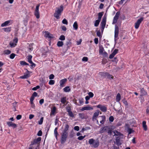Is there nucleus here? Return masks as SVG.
<instances>
[{
  "label": "nucleus",
  "mask_w": 149,
  "mask_h": 149,
  "mask_svg": "<svg viewBox=\"0 0 149 149\" xmlns=\"http://www.w3.org/2000/svg\"><path fill=\"white\" fill-rule=\"evenodd\" d=\"M113 134H114V136H117L116 139V144L118 145H120L121 143L120 142V139L123 138V134L116 130H115L113 132Z\"/></svg>",
  "instance_id": "1"
},
{
  "label": "nucleus",
  "mask_w": 149,
  "mask_h": 149,
  "mask_svg": "<svg viewBox=\"0 0 149 149\" xmlns=\"http://www.w3.org/2000/svg\"><path fill=\"white\" fill-rule=\"evenodd\" d=\"M68 136V133L63 132L61 138V143H63L65 141Z\"/></svg>",
  "instance_id": "2"
},
{
  "label": "nucleus",
  "mask_w": 149,
  "mask_h": 149,
  "mask_svg": "<svg viewBox=\"0 0 149 149\" xmlns=\"http://www.w3.org/2000/svg\"><path fill=\"white\" fill-rule=\"evenodd\" d=\"M40 4H38L36 7V9L34 11V15L37 19L40 18V13L39 11V8Z\"/></svg>",
  "instance_id": "3"
},
{
  "label": "nucleus",
  "mask_w": 149,
  "mask_h": 149,
  "mask_svg": "<svg viewBox=\"0 0 149 149\" xmlns=\"http://www.w3.org/2000/svg\"><path fill=\"white\" fill-rule=\"evenodd\" d=\"M143 20V17H142L137 20L135 23V27L136 29H137L139 27L140 24Z\"/></svg>",
  "instance_id": "4"
},
{
  "label": "nucleus",
  "mask_w": 149,
  "mask_h": 149,
  "mask_svg": "<svg viewBox=\"0 0 149 149\" xmlns=\"http://www.w3.org/2000/svg\"><path fill=\"white\" fill-rule=\"evenodd\" d=\"M114 33V40L115 41H116V38L118 36L119 34V28L118 26L116 25L115 26Z\"/></svg>",
  "instance_id": "5"
},
{
  "label": "nucleus",
  "mask_w": 149,
  "mask_h": 149,
  "mask_svg": "<svg viewBox=\"0 0 149 149\" xmlns=\"http://www.w3.org/2000/svg\"><path fill=\"white\" fill-rule=\"evenodd\" d=\"M106 17L104 16L103 18L102 22L101 23V28L102 30H103L104 28L106 25Z\"/></svg>",
  "instance_id": "6"
},
{
  "label": "nucleus",
  "mask_w": 149,
  "mask_h": 149,
  "mask_svg": "<svg viewBox=\"0 0 149 149\" xmlns=\"http://www.w3.org/2000/svg\"><path fill=\"white\" fill-rule=\"evenodd\" d=\"M96 107L97 108H100L102 111L105 112L107 111V108L104 106H103L101 104H99L97 105Z\"/></svg>",
  "instance_id": "7"
},
{
  "label": "nucleus",
  "mask_w": 149,
  "mask_h": 149,
  "mask_svg": "<svg viewBox=\"0 0 149 149\" xmlns=\"http://www.w3.org/2000/svg\"><path fill=\"white\" fill-rule=\"evenodd\" d=\"M18 41L17 38H16L13 40V42H10V45L11 47H14L16 45V43Z\"/></svg>",
  "instance_id": "8"
},
{
  "label": "nucleus",
  "mask_w": 149,
  "mask_h": 149,
  "mask_svg": "<svg viewBox=\"0 0 149 149\" xmlns=\"http://www.w3.org/2000/svg\"><path fill=\"white\" fill-rule=\"evenodd\" d=\"M110 129V128L108 126H106L103 127L101 128L100 131V133H102L105 132H107L108 130Z\"/></svg>",
  "instance_id": "9"
},
{
  "label": "nucleus",
  "mask_w": 149,
  "mask_h": 149,
  "mask_svg": "<svg viewBox=\"0 0 149 149\" xmlns=\"http://www.w3.org/2000/svg\"><path fill=\"white\" fill-rule=\"evenodd\" d=\"M63 10V6H61L59 7L56 8L55 12H57V13L61 14V13Z\"/></svg>",
  "instance_id": "10"
},
{
  "label": "nucleus",
  "mask_w": 149,
  "mask_h": 149,
  "mask_svg": "<svg viewBox=\"0 0 149 149\" xmlns=\"http://www.w3.org/2000/svg\"><path fill=\"white\" fill-rule=\"evenodd\" d=\"M119 14V13L118 12H117L116 13L115 16L113 18V24H114L116 23L117 20L118 19Z\"/></svg>",
  "instance_id": "11"
},
{
  "label": "nucleus",
  "mask_w": 149,
  "mask_h": 149,
  "mask_svg": "<svg viewBox=\"0 0 149 149\" xmlns=\"http://www.w3.org/2000/svg\"><path fill=\"white\" fill-rule=\"evenodd\" d=\"M26 71L27 73H25L24 75L21 76L20 78L21 79H26L28 77H29L30 76V74L29 72L27 70V69H26Z\"/></svg>",
  "instance_id": "12"
},
{
  "label": "nucleus",
  "mask_w": 149,
  "mask_h": 149,
  "mask_svg": "<svg viewBox=\"0 0 149 149\" xmlns=\"http://www.w3.org/2000/svg\"><path fill=\"white\" fill-rule=\"evenodd\" d=\"M99 111L97 110V112L94 113L92 117V120L93 121L96 120V118L99 114Z\"/></svg>",
  "instance_id": "13"
},
{
  "label": "nucleus",
  "mask_w": 149,
  "mask_h": 149,
  "mask_svg": "<svg viewBox=\"0 0 149 149\" xmlns=\"http://www.w3.org/2000/svg\"><path fill=\"white\" fill-rule=\"evenodd\" d=\"M148 94L147 92L143 88H141V89L140 96H143L147 95Z\"/></svg>",
  "instance_id": "14"
},
{
  "label": "nucleus",
  "mask_w": 149,
  "mask_h": 149,
  "mask_svg": "<svg viewBox=\"0 0 149 149\" xmlns=\"http://www.w3.org/2000/svg\"><path fill=\"white\" fill-rule=\"evenodd\" d=\"M7 123L9 127H11L14 128L16 127L17 126L15 123H13L11 122H8Z\"/></svg>",
  "instance_id": "15"
},
{
  "label": "nucleus",
  "mask_w": 149,
  "mask_h": 149,
  "mask_svg": "<svg viewBox=\"0 0 149 149\" xmlns=\"http://www.w3.org/2000/svg\"><path fill=\"white\" fill-rule=\"evenodd\" d=\"M45 36L46 38H53V36L52 34H50L47 31L45 32Z\"/></svg>",
  "instance_id": "16"
},
{
  "label": "nucleus",
  "mask_w": 149,
  "mask_h": 149,
  "mask_svg": "<svg viewBox=\"0 0 149 149\" xmlns=\"http://www.w3.org/2000/svg\"><path fill=\"white\" fill-rule=\"evenodd\" d=\"M100 119L101 120L100 123L102 124H103L104 123L105 120V116H102L100 117Z\"/></svg>",
  "instance_id": "17"
},
{
  "label": "nucleus",
  "mask_w": 149,
  "mask_h": 149,
  "mask_svg": "<svg viewBox=\"0 0 149 149\" xmlns=\"http://www.w3.org/2000/svg\"><path fill=\"white\" fill-rule=\"evenodd\" d=\"M67 81V79H64L61 80L60 81V86L62 87L63 86L64 84Z\"/></svg>",
  "instance_id": "18"
},
{
  "label": "nucleus",
  "mask_w": 149,
  "mask_h": 149,
  "mask_svg": "<svg viewBox=\"0 0 149 149\" xmlns=\"http://www.w3.org/2000/svg\"><path fill=\"white\" fill-rule=\"evenodd\" d=\"M142 125L143 130L145 131H146L147 130V127L146 125V121H144L143 122Z\"/></svg>",
  "instance_id": "19"
},
{
  "label": "nucleus",
  "mask_w": 149,
  "mask_h": 149,
  "mask_svg": "<svg viewBox=\"0 0 149 149\" xmlns=\"http://www.w3.org/2000/svg\"><path fill=\"white\" fill-rule=\"evenodd\" d=\"M93 109V108L92 107L89 106L85 107L82 108V111L85 110H92Z\"/></svg>",
  "instance_id": "20"
},
{
  "label": "nucleus",
  "mask_w": 149,
  "mask_h": 149,
  "mask_svg": "<svg viewBox=\"0 0 149 149\" xmlns=\"http://www.w3.org/2000/svg\"><path fill=\"white\" fill-rule=\"evenodd\" d=\"M69 128V125L67 124H66L65 125V129L63 132L68 133V130Z\"/></svg>",
  "instance_id": "21"
},
{
  "label": "nucleus",
  "mask_w": 149,
  "mask_h": 149,
  "mask_svg": "<svg viewBox=\"0 0 149 149\" xmlns=\"http://www.w3.org/2000/svg\"><path fill=\"white\" fill-rule=\"evenodd\" d=\"M11 27H8L3 28V29L6 32H9L11 30Z\"/></svg>",
  "instance_id": "22"
},
{
  "label": "nucleus",
  "mask_w": 149,
  "mask_h": 149,
  "mask_svg": "<svg viewBox=\"0 0 149 149\" xmlns=\"http://www.w3.org/2000/svg\"><path fill=\"white\" fill-rule=\"evenodd\" d=\"M121 99V96L120 93H118L116 96V101L117 102H119Z\"/></svg>",
  "instance_id": "23"
},
{
  "label": "nucleus",
  "mask_w": 149,
  "mask_h": 149,
  "mask_svg": "<svg viewBox=\"0 0 149 149\" xmlns=\"http://www.w3.org/2000/svg\"><path fill=\"white\" fill-rule=\"evenodd\" d=\"M41 137H38L37 139L34 140L33 143H39L41 141Z\"/></svg>",
  "instance_id": "24"
},
{
  "label": "nucleus",
  "mask_w": 149,
  "mask_h": 149,
  "mask_svg": "<svg viewBox=\"0 0 149 149\" xmlns=\"http://www.w3.org/2000/svg\"><path fill=\"white\" fill-rule=\"evenodd\" d=\"M99 145V142L98 141H95L93 145L95 148H97Z\"/></svg>",
  "instance_id": "25"
},
{
  "label": "nucleus",
  "mask_w": 149,
  "mask_h": 149,
  "mask_svg": "<svg viewBox=\"0 0 149 149\" xmlns=\"http://www.w3.org/2000/svg\"><path fill=\"white\" fill-rule=\"evenodd\" d=\"M10 21L9 20L6 21L1 24V26L3 27L4 26H6L8 24L10 23Z\"/></svg>",
  "instance_id": "26"
},
{
  "label": "nucleus",
  "mask_w": 149,
  "mask_h": 149,
  "mask_svg": "<svg viewBox=\"0 0 149 149\" xmlns=\"http://www.w3.org/2000/svg\"><path fill=\"white\" fill-rule=\"evenodd\" d=\"M79 116L80 118L82 119H83L86 118V117L85 115L82 113H79Z\"/></svg>",
  "instance_id": "27"
},
{
  "label": "nucleus",
  "mask_w": 149,
  "mask_h": 149,
  "mask_svg": "<svg viewBox=\"0 0 149 149\" xmlns=\"http://www.w3.org/2000/svg\"><path fill=\"white\" fill-rule=\"evenodd\" d=\"M63 91L66 92H69L70 91V89L69 86H66L63 88Z\"/></svg>",
  "instance_id": "28"
},
{
  "label": "nucleus",
  "mask_w": 149,
  "mask_h": 149,
  "mask_svg": "<svg viewBox=\"0 0 149 149\" xmlns=\"http://www.w3.org/2000/svg\"><path fill=\"white\" fill-rule=\"evenodd\" d=\"M73 27L75 30L77 29L78 28V25L77 22H75L74 23L73 25Z\"/></svg>",
  "instance_id": "29"
},
{
  "label": "nucleus",
  "mask_w": 149,
  "mask_h": 149,
  "mask_svg": "<svg viewBox=\"0 0 149 149\" xmlns=\"http://www.w3.org/2000/svg\"><path fill=\"white\" fill-rule=\"evenodd\" d=\"M61 14L57 13V12H55V13L54 14V16L57 19H59V16Z\"/></svg>",
  "instance_id": "30"
},
{
  "label": "nucleus",
  "mask_w": 149,
  "mask_h": 149,
  "mask_svg": "<svg viewBox=\"0 0 149 149\" xmlns=\"http://www.w3.org/2000/svg\"><path fill=\"white\" fill-rule=\"evenodd\" d=\"M63 45V42L61 41H58L57 44V46L58 47H62Z\"/></svg>",
  "instance_id": "31"
},
{
  "label": "nucleus",
  "mask_w": 149,
  "mask_h": 149,
  "mask_svg": "<svg viewBox=\"0 0 149 149\" xmlns=\"http://www.w3.org/2000/svg\"><path fill=\"white\" fill-rule=\"evenodd\" d=\"M105 77H107V78L110 79H113V77L112 76V75H110L109 74L107 73Z\"/></svg>",
  "instance_id": "32"
},
{
  "label": "nucleus",
  "mask_w": 149,
  "mask_h": 149,
  "mask_svg": "<svg viewBox=\"0 0 149 149\" xmlns=\"http://www.w3.org/2000/svg\"><path fill=\"white\" fill-rule=\"evenodd\" d=\"M103 12H100L98 13V20L100 21L101 19V18H102V16L103 15Z\"/></svg>",
  "instance_id": "33"
},
{
  "label": "nucleus",
  "mask_w": 149,
  "mask_h": 149,
  "mask_svg": "<svg viewBox=\"0 0 149 149\" xmlns=\"http://www.w3.org/2000/svg\"><path fill=\"white\" fill-rule=\"evenodd\" d=\"M32 56L31 55H29L28 56V61L30 63V62H31L32 63V61H31V59L32 58Z\"/></svg>",
  "instance_id": "34"
},
{
  "label": "nucleus",
  "mask_w": 149,
  "mask_h": 149,
  "mask_svg": "<svg viewBox=\"0 0 149 149\" xmlns=\"http://www.w3.org/2000/svg\"><path fill=\"white\" fill-rule=\"evenodd\" d=\"M66 97H62L61 99V101L62 103L63 104H65V102H66Z\"/></svg>",
  "instance_id": "35"
},
{
  "label": "nucleus",
  "mask_w": 149,
  "mask_h": 149,
  "mask_svg": "<svg viewBox=\"0 0 149 149\" xmlns=\"http://www.w3.org/2000/svg\"><path fill=\"white\" fill-rule=\"evenodd\" d=\"M127 131L128 132L129 134H131L132 132H134V131L132 130V129L128 127L127 129Z\"/></svg>",
  "instance_id": "36"
},
{
  "label": "nucleus",
  "mask_w": 149,
  "mask_h": 149,
  "mask_svg": "<svg viewBox=\"0 0 149 149\" xmlns=\"http://www.w3.org/2000/svg\"><path fill=\"white\" fill-rule=\"evenodd\" d=\"M100 21L98 20H97L95 21L94 25L95 26H97L99 25Z\"/></svg>",
  "instance_id": "37"
},
{
  "label": "nucleus",
  "mask_w": 149,
  "mask_h": 149,
  "mask_svg": "<svg viewBox=\"0 0 149 149\" xmlns=\"http://www.w3.org/2000/svg\"><path fill=\"white\" fill-rule=\"evenodd\" d=\"M20 64L22 65H29V64L28 63H26L25 61H21L20 62Z\"/></svg>",
  "instance_id": "38"
},
{
  "label": "nucleus",
  "mask_w": 149,
  "mask_h": 149,
  "mask_svg": "<svg viewBox=\"0 0 149 149\" xmlns=\"http://www.w3.org/2000/svg\"><path fill=\"white\" fill-rule=\"evenodd\" d=\"M57 128L56 127L55 128L54 130V134L56 138H57V136L58 135V133L57 131Z\"/></svg>",
  "instance_id": "39"
},
{
  "label": "nucleus",
  "mask_w": 149,
  "mask_h": 149,
  "mask_svg": "<svg viewBox=\"0 0 149 149\" xmlns=\"http://www.w3.org/2000/svg\"><path fill=\"white\" fill-rule=\"evenodd\" d=\"M95 142V140L93 139H90L89 141V143L90 144H93L94 142Z\"/></svg>",
  "instance_id": "40"
},
{
  "label": "nucleus",
  "mask_w": 149,
  "mask_h": 149,
  "mask_svg": "<svg viewBox=\"0 0 149 149\" xmlns=\"http://www.w3.org/2000/svg\"><path fill=\"white\" fill-rule=\"evenodd\" d=\"M62 22L63 24L66 25H67L68 24V22L65 19H64L63 20Z\"/></svg>",
  "instance_id": "41"
},
{
  "label": "nucleus",
  "mask_w": 149,
  "mask_h": 149,
  "mask_svg": "<svg viewBox=\"0 0 149 149\" xmlns=\"http://www.w3.org/2000/svg\"><path fill=\"white\" fill-rule=\"evenodd\" d=\"M106 74H107V72H101L100 73V75L104 76L105 77H106Z\"/></svg>",
  "instance_id": "42"
},
{
  "label": "nucleus",
  "mask_w": 149,
  "mask_h": 149,
  "mask_svg": "<svg viewBox=\"0 0 149 149\" xmlns=\"http://www.w3.org/2000/svg\"><path fill=\"white\" fill-rule=\"evenodd\" d=\"M115 130H114L113 131H112L111 130H110L109 129L107 131V132L108 133V134H109L111 135L112 134V133L113 134V132Z\"/></svg>",
  "instance_id": "43"
},
{
  "label": "nucleus",
  "mask_w": 149,
  "mask_h": 149,
  "mask_svg": "<svg viewBox=\"0 0 149 149\" xmlns=\"http://www.w3.org/2000/svg\"><path fill=\"white\" fill-rule=\"evenodd\" d=\"M43 117H41L40 119V121H38V123L39 125H41L43 122Z\"/></svg>",
  "instance_id": "44"
},
{
  "label": "nucleus",
  "mask_w": 149,
  "mask_h": 149,
  "mask_svg": "<svg viewBox=\"0 0 149 149\" xmlns=\"http://www.w3.org/2000/svg\"><path fill=\"white\" fill-rule=\"evenodd\" d=\"M59 39L61 40H64L65 39V36L63 35H61L60 36Z\"/></svg>",
  "instance_id": "45"
},
{
  "label": "nucleus",
  "mask_w": 149,
  "mask_h": 149,
  "mask_svg": "<svg viewBox=\"0 0 149 149\" xmlns=\"http://www.w3.org/2000/svg\"><path fill=\"white\" fill-rule=\"evenodd\" d=\"M68 114L70 116L72 117H74V115L72 111H70L68 112Z\"/></svg>",
  "instance_id": "46"
},
{
  "label": "nucleus",
  "mask_w": 149,
  "mask_h": 149,
  "mask_svg": "<svg viewBox=\"0 0 149 149\" xmlns=\"http://www.w3.org/2000/svg\"><path fill=\"white\" fill-rule=\"evenodd\" d=\"M4 53L6 54H9L11 52L9 50H7L5 51Z\"/></svg>",
  "instance_id": "47"
},
{
  "label": "nucleus",
  "mask_w": 149,
  "mask_h": 149,
  "mask_svg": "<svg viewBox=\"0 0 149 149\" xmlns=\"http://www.w3.org/2000/svg\"><path fill=\"white\" fill-rule=\"evenodd\" d=\"M88 95H89V96L90 97H92L94 95V94L93 93L91 92H90L88 93Z\"/></svg>",
  "instance_id": "48"
},
{
  "label": "nucleus",
  "mask_w": 149,
  "mask_h": 149,
  "mask_svg": "<svg viewBox=\"0 0 149 149\" xmlns=\"http://www.w3.org/2000/svg\"><path fill=\"white\" fill-rule=\"evenodd\" d=\"M55 81L54 80H50L49 82V84L50 85H53L54 84Z\"/></svg>",
  "instance_id": "49"
},
{
  "label": "nucleus",
  "mask_w": 149,
  "mask_h": 149,
  "mask_svg": "<svg viewBox=\"0 0 149 149\" xmlns=\"http://www.w3.org/2000/svg\"><path fill=\"white\" fill-rule=\"evenodd\" d=\"M15 54L12 53L10 55V57L11 59H13L15 56Z\"/></svg>",
  "instance_id": "50"
},
{
  "label": "nucleus",
  "mask_w": 149,
  "mask_h": 149,
  "mask_svg": "<svg viewBox=\"0 0 149 149\" xmlns=\"http://www.w3.org/2000/svg\"><path fill=\"white\" fill-rule=\"evenodd\" d=\"M56 107H53L52 109V113H54L55 112L56 110Z\"/></svg>",
  "instance_id": "51"
},
{
  "label": "nucleus",
  "mask_w": 149,
  "mask_h": 149,
  "mask_svg": "<svg viewBox=\"0 0 149 149\" xmlns=\"http://www.w3.org/2000/svg\"><path fill=\"white\" fill-rule=\"evenodd\" d=\"M40 87L39 86H37L36 87L32 88V90L33 91H36L38 89L40 88Z\"/></svg>",
  "instance_id": "52"
},
{
  "label": "nucleus",
  "mask_w": 149,
  "mask_h": 149,
  "mask_svg": "<svg viewBox=\"0 0 149 149\" xmlns=\"http://www.w3.org/2000/svg\"><path fill=\"white\" fill-rule=\"evenodd\" d=\"M112 61L115 62V64H116L118 62V60L115 57L114 59L112 60Z\"/></svg>",
  "instance_id": "53"
},
{
  "label": "nucleus",
  "mask_w": 149,
  "mask_h": 149,
  "mask_svg": "<svg viewBox=\"0 0 149 149\" xmlns=\"http://www.w3.org/2000/svg\"><path fill=\"white\" fill-rule=\"evenodd\" d=\"M104 50L103 48H101L100 49L99 52L100 54H102L103 53Z\"/></svg>",
  "instance_id": "54"
},
{
  "label": "nucleus",
  "mask_w": 149,
  "mask_h": 149,
  "mask_svg": "<svg viewBox=\"0 0 149 149\" xmlns=\"http://www.w3.org/2000/svg\"><path fill=\"white\" fill-rule=\"evenodd\" d=\"M123 103L126 105L127 106L128 104L126 100L125 99H124L123 100Z\"/></svg>",
  "instance_id": "55"
},
{
  "label": "nucleus",
  "mask_w": 149,
  "mask_h": 149,
  "mask_svg": "<svg viewBox=\"0 0 149 149\" xmlns=\"http://www.w3.org/2000/svg\"><path fill=\"white\" fill-rule=\"evenodd\" d=\"M118 50L117 49H116L112 53L114 55H115L117 53Z\"/></svg>",
  "instance_id": "56"
},
{
  "label": "nucleus",
  "mask_w": 149,
  "mask_h": 149,
  "mask_svg": "<svg viewBox=\"0 0 149 149\" xmlns=\"http://www.w3.org/2000/svg\"><path fill=\"white\" fill-rule=\"evenodd\" d=\"M85 137V136H79L78 139L79 140H82Z\"/></svg>",
  "instance_id": "57"
},
{
  "label": "nucleus",
  "mask_w": 149,
  "mask_h": 149,
  "mask_svg": "<svg viewBox=\"0 0 149 149\" xmlns=\"http://www.w3.org/2000/svg\"><path fill=\"white\" fill-rule=\"evenodd\" d=\"M109 119L110 121L112 122L114 120V118L113 116H111L109 117Z\"/></svg>",
  "instance_id": "58"
},
{
  "label": "nucleus",
  "mask_w": 149,
  "mask_h": 149,
  "mask_svg": "<svg viewBox=\"0 0 149 149\" xmlns=\"http://www.w3.org/2000/svg\"><path fill=\"white\" fill-rule=\"evenodd\" d=\"M42 132L41 130H40L38 131V132L37 134V135L38 136H42Z\"/></svg>",
  "instance_id": "59"
},
{
  "label": "nucleus",
  "mask_w": 149,
  "mask_h": 149,
  "mask_svg": "<svg viewBox=\"0 0 149 149\" xmlns=\"http://www.w3.org/2000/svg\"><path fill=\"white\" fill-rule=\"evenodd\" d=\"M88 58L87 57H84L82 59V61H88Z\"/></svg>",
  "instance_id": "60"
},
{
  "label": "nucleus",
  "mask_w": 149,
  "mask_h": 149,
  "mask_svg": "<svg viewBox=\"0 0 149 149\" xmlns=\"http://www.w3.org/2000/svg\"><path fill=\"white\" fill-rule=\"evenodd\" d=\"M74 129L75 130L78 131L79 130V127L78 126H76L74 127Z\"/></svg>",
  "instance_id": "61"
},
{
  "label": "nucleus",
  "mask_w": 149,
  "mask_h": 149,
  "mask_svg": "<svg viewBox=\"0 0 149 149\" xmlns=\"http://www.w3.org/2000/svg\"><path fill=\"white\" fill-rule=\"evenodd\" d=\"M61 29L63 31H66V28L64 26H61Z\"/></svg>",
  "instance_id": "62"
},
{
  "label": "nucleus",
  "mask_w": 149,
  "mask_h": 149,
  "mask_svg": "<svg viewBox=\"0 0 149 149\" xmlns=\"http://www.w3.org/2000/svg\"><path fill=\"white\" fill-rule=\"evenodd\" d=\"M22 118V116L21 115H18L17 117H16V119L17 120H19L20 119Z\"/></svg>",
  "instance_id": "63"
},
{
  "label": "nucleus",
  "mask_w": 149,
  "mask_h": 149,
  "mask_svg": "<svg viewBox=\"0 0 149 149\" xmlns=\"http://www.w3.org/2000/svg\"><path fill=\"white\" fill-rule=\"evenodd\" d=\"M54 75L53 74H51L49 76V78L50 79H52L54 78Z\"/></svg>",
  "instance_id": "64"
}]
</instances>
